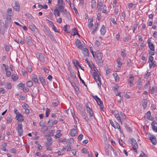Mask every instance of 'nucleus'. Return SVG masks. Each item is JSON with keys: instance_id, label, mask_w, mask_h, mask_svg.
I'll use <instances>...</instances> for the list:
<instances>
[{"instance_id": "f257e3e1", "label": "nucleus", "mask_w": 157, "mask_h": 157, "mask_svg": "<svg viewBox=\"0 0 157 157\" xmlns=\"http://www.w3.org/2000/svg\"><path fill=\"white\" fill-rule=\"evenodd\" d=\"M95 53L96 55V60L97 62L98 65L101 66L103 65V61L101 56V53L99 51H97Z\"/></svg>"}, {"instance_id": "f03ea898", "label": "nucleus", "mask_w": 157, "mask_h": 157, "mask_svg": "<svg viewBox=\"0 0 157 157\" xmlns=\"http://www.w3.org/2000/svg\"><path fill=\"white\" fill-rule=\"evenodd\" d=\"M18 133V135L21 136L23 135V130L22 123H19L17 124V127L16 129Z\"/></svg>"}, {"instance_id": "7ed1b4c3", "label": "nucleus", "mask_w": 157, "mask_h": 157, "mask_svg": "<svg viewBox=\"0 0 157 157\" xmlns=\"http://www.w3.org/2000/svg\"><path fill=\"white\" fill-rule=\"evenodd\" d=\"M99 74H100L99 72L97 73L96 72H94L92 76L94 78V79L95 81L97 82V81H98L99 82V83L100 84H101V79L99 76Z\"/></svg>"}, {"instance_id": "20e7f679", "label": "nucleus", "mask_w": 157, "mask_h": 157, "mask_svg": "<svg viewBox=\"0 0 157 157\" xmlns=\"http://www.w3.org/2000/svg\"><path fill=\"white\" fill-rule=\"evenodd\" d=\"M148 137L153 145H155L157 143L156 137L153 135H149Z\"/></svg>"}, {"instance_id": "39448f33", "label": "nucleus", "mask_w": 157, "mask_h": 157, "mask_svg": "<svg viewBox=\"0 0 157 157\" xmlns=\"http://www.w3.org/2000/svg\"><path fill=\"white\" fill-rule=\"evenodd\" d=\"M75 43L77 47L80 49L82 50L83 48L82 45L81 44V42L78 39H77L75 41Z\"/></svg>"}, {"instance_id": "423d86ee", "label": "nucleus", "mask_w": 157, "mask_h": 157, "mask_svg": "<svg viewBox=\"0 0 157 157\" xmlns=\"http://www.w3.org/2000/svg\"><path fill=\"white\" fill-rule=\"evenodd\" d=\"M57 122L58 121L57 120L53 121L52 119H50L48 121V125L49 127H51L54 124H56Z\"/></svg>"}, {"instance_id": "0eeeda50", "label": "nucleus", "mask_w": 157, "mask_h": 157, "mask_svg": "<svg viewBox=\"0 0 157 157\" xmlns=\"http://www.w3.org/2000/svg\"><path fill=\"white\" fill-rule=\"evenodd\" d=\"M147 43L148 44V47L152 51H155V47L153 44L151 42V40L149 39L147 40Z\"/></svg>"}, {"instance_id": "6e6552de", "label": "nucleus", "mask_w": 157, "mask_h": 157, "mask_svg": "<svg viewBox=\"0 0 157 157\" xmlns=\"http://www.w3.org/2000/svg\"><path fill=\"white\" fill-rule=\"evenodd\" d=\"M151 124L153 130L155 132H157V123L154 121L151 123Z\"/></svg>"}, {"instance_id": "1a4fd4ad", "label": "nucleus", "mask_w": 157, "mask_h": 157, "mask_svg": "<svg viewBox=\"0 0 157 157\" xmlns=\"http://www.w3.org/2000/svg\"><path fill=\"white\" fill-rule=\"evenodd\" d=\"M16 118L19 122H21L24 119L23 116L20 113L17 114Z\"/></svg>"}, {"instance_id": "9d476101", "label": "nucleus", "mask_w": 157, "mask_h": 157, "mask_svg": "<svg viewBox=\"0 0 157 157\" xmlns=\"http://www.w3.org/2000/svg\"><path fill=\"white\" fill-rule=\"evenodd\" d=\"M98 104L100 106L101 108L102 111H103L104 106L103 104L102 101L101 100L100 98H98L96 101Z\"/></svg>"}, {"instance_id": "9b49d317", "label": "nucleus", "mask_w": 157, "mask_h": 157, "mask_svg": "<svg viewBox=\"0 0 157 157\" xmlns=\"http://www.w3.org/2000/svg\"><path fill=\"white\" fill-rule=\"evenodd\" d=\"M30 29L35 33L38 32V30L37 29L34 25H30Z\"/></svg>"}, {"instance_id": "f8f14e48", "label": "nucleus", "mask_w": 157, "mask_h": 157, "mask_svg": "<svg viewBox=\"0 0 157 157\" xmlns=\"http://www.w3.org/2000/svg\"><path fill=\"white\" fill-rule=\"evenodd\" d=\"M78 132L76 129H72L70 132V135L72 136H75L77 134Z\"/></svg>"}, {"instance_id": "ddd939ff", "label": "nucleus", "mask_w": 157, "mask_h": 157, "mask_svg": "<svg viewBox=\"0 0 157 157\" xmlns=\"http://www.w3.org/2000/svg\"><path fill=\"white\" fill-rule=\"evenodd\" d=\"M64 6L59 7V11L60 12H61L64 13L65 14H66L68 12H67V10L64 9Z\"/></svg>"}, {"instance_id": "4468645a", "label": "nucleus", "mask_w": 157, "mask_h": 157, "mask_svg": "<svg viewBox=\"0 0 157 157\" xmlns=\"http://www.w3.org/2000/svg\"><path fill=\"white\" fill-rule=\"evenodd\" d=\"M12 10L11 8H8L7 11L6 13L7 15L9 16V18L11 20V16L12 15Z\"/></svg>"}, {"instance_id": "2eb2a0df", "label": "nucleus", "mask_w": 157, "mask_h": 157, "mask_svg": "<svg viewBox=\"0 0 157 157\" xmlns=\"http://www.w3.org/2000/svg\"><path fill=\"white\" fill-rule=\"evenodd\" d=\"M14 9L16 11H19L20 10V6L19 3L16 2L15 3V5L14 7Z\"/></svg>"}, {"instance_id": "dca6fc26", "label": "nucleus", "mask_w": 157, "mask_h": 157, "mask_svg": "<svg viewBox=\"0 0 157 157\" xmlns=\"http://www.w3.org/2000/svg\"><path fill=\"white\" fill-rule=\"evenodd\" d=\"M54 13L56 17H59L60 15V11L57 8L54 10Z\"/></svg>"}, {"instance_id": "f3484780", "label": "nucleus", "mask_w": 157, "mask_h": 157, "mask_svg": "<svg viewBox=\"0 0 157 157\" xmlns=\"http://www.w3.org/2000/svg\"><path fill=\"white\" fill-rule=\"evenodd\" d=\"M39 78L40 82H41V84L43 86H44L45 84V79L44 78V77L42 76H39Z\"/></svg>"}, {"instance_id": "a211bd4d", "label": "nucleus", "mask_w": 157, "mask_h": 157, "mask_svg": "<svg viewBox=\"0 0 157 157\" xmlns=\"http://www.w3.org/2000/svg\"><path fill=\"white\" fill-rule=\"evenodd\" d=\"M48 35L52 41H53L54 42H56L54 37L52 34H51V32L50 31L48 32Z\"/></svg>"}, {"instance_id": "6ab92c4d", "label": "nucleus", "mask_w": 157, "mask_h": 157, "mask_svg": "<svg viewBox=\"0 0 157 157\" xmlns=\"http://www.w3.org/2000/svg\"><path fill=\"white\" fill-rule=\"evenodd\" d=\"M98 10L99 11H101V7L103 6V3L101 1H98L97 3Z\"/></svg>"}, {"instance_id": "aec40b11", "label": "nucleus", "mask_w": 157, "mask_h": 157, "mask_svg": "<svg viewBox=\"0 0 157 157\" xmlns=\"http://www.w3.org/2000/svg\"><path fill=\"white\" fill-rule=\"evenodd\" d=\"M100 31L101 33V34L102 35H103L105 34V33L106 32V29L105 26L104 25H102V26Z\"/></svg>"}, {"instance_id": "412c9836", "label": "nucleus", "mask_w": 157, "mask_h": 157, "mask_svg": "<svg viewBox=\"0 0 157 157\" xmlns=\"http://www.w3.org/2000/svg\"><path fill=\"white\" fill-rule=\"evenodd\" d=\"M71 35L72 36H74L76 35L80 36L79 34L78 33L77 29L75 28H74L73 29V31L71 32Z\"/></svg>"}, {"instance_id": "4be33fe9", "label": "nucleus", "mask_w": 157, "mask_h": 157, "mask_svg": "<svg viewBox=\"0 0 157 157\" xmlns=\"http://www.w3.org/2000/svg\"><path fill=\"white\" fill-rule=\"evenodd\" d=\"M41 127L42 128L41 129V131L43 132H44L48 130V127L45 124L43 125Z\"/></svg>"}, {"instance_id": "5701e85b", "label": "nucleus", "mask_w": 157, "mask_h": 157, "mask_svg": "<svg viewBox=\"0 0 157 157\" xmlns=\"http://www.w3.org/2000/svg\"><path fill=\"white\" fill-rule=\"evenodd\" d=\"M83 53L84 56L88 57L89 56L88 51L86 48H83Z\"/></svg>"}, {"instance_id": "b1692460", "label": "nucleus", "mask_w": 157, "mask_h": 157, "mask_svg": "<svg viewBox=\"0 0 157 157\" xmlns=\"http://www.w3.org/2000/svg\"><path fill=\"white\" fill-rule=\"evenodd\" d=\"M130 140L132 141V147H134L136 145L138 146L137 142L135 139L132 138L130 139Z\"/></svg>"}, {"instance_id": "393cba45", "label": "nucleus", "mask_w": 157, "mask_h": 157, "mask_svg": "<svg viewBox=\"0 0 157 157\" xmlns=\"http://www.w3.org/2000/svg\"><path fill=\"white\" fill-rule=\"evenodd\" d=\"M156 62L155 61H153L152 62H151L149 63V67L151 68L152 67H155L156 66Z\"/></svg>"}, {"instance_id": "a878e982", "label": "nucleus", "mask_w": 157, "mask_h": 157, "mask_svg": "<svg viewBox=\"0 0 157 157\" xmlns=\"http://www.w3.org/2000/svg\"><path fill=\"white\" fill-rule=\"evenodd\" d=\"M39 58L40 61L43 62H44L45 59L44 55L42 54H40L39 55Z\"/></svg>"}, {"instance_id": "bb28decb", "label": "nucleus", "mask_w": 157, "mask_h": 157, "mask_svg": "<svg viewBox=\"0 0 157 157\" xmlns=\"http://www.w3.org/2000/svg\"><path fill=\"white\" fill-rule=\"evenodd\" d=\"M147 100L146 99H143L142 101V106L144 109L147 107Z\"/></svg>"}, {"instance_id": "cd10ccee", "label": "nucleus", "mask_w": 157, "mask_h": 157, "mask_svg": "<svg viewBox=\"0 0 157 157\" xmlns=\"http://www.w3.org/2000/svg\"><path fill=\"white\" fill-rule=\"evenodd\" d=\"M61 130H58L57 131V134H56L55 136V137L56 138H58L60 137L61 136H62V134L60 133L61 132Z\"/></svg>"}, {"instance_id": "c85d7f7f", "label": "nucleus", "mask_w": 157, "mask_h": 157, "mask_svg": "<svg viewBox=\"0 0 157 157\" xmlns=\"http://www.w3.org/2000/svg\"><path fill=\"white\" fill-rule=\"evenodd\" d=\"M58 7L65 6L63 0H58Z\"/></svg>"}, {"instance_id": "c756f323", "label": "nucleus", "mask_w": 157, "mask_h": 157, "mask_svg": "<svg viewBox=\"0 0 157 157\" xmlns=\"http://www.w3.org/2000/svg\"><path fill=\"white\" fill-rule=\"evenodd\" d=\"M114 115L115 117L117 118V119L118 121H120L122 123V122L121 121V117L119 114L117 112L114 113Z\"/></svg>"}, {"instance_id": "7c9ffc66", "label": "nucleus", "mask_w": 157, "mask_h": 157, "mask_svg": "<svg viewBox=\"0 0 157 157\" xmlns=\"http://www.w3.org/2000/svg\"><path fill=\"white\" fill-rule=\"evenodd\" d=\"M142 83V82L141 81V78H140L138 80L137 82V86L139 88H141V84Z\"/></svg>"}, {"instance_id": "2f4dec72", "label": "nucleus", "mask_w": 157, "mask_h": 157, "mask_svg": "<svg viewBox=\"0 0 157 157\" xmlns=\"http://www.w3.org/2000/svg\"><path fill=\"white\" fill-rule=\"evenodd\" d=\"M87 112L89 114L90 117H91L93 116V112L92 109L89 108L88 109H87Z\"/></svg>"}, {"instance_id": "473e14b6", "label": "nucleus", "mask_w": 157, "mask_h": 157, "mask_svg": "<svg viewBox=\"0 0 157 157\" xmlns=\"http://www.w3.org/2000/svg\"><path fill=\"white\" fill-rule=\"evenodd\" d=\"M82 116L86 121H87V122H88V117L87 116L85 113L83 112L82 113Z\"/></svg>"}, {"instance_id": "72a5a7b5", "label": "nucleus", "mask_w": 157, "mask_h": 157, "mask_svg": "<svg viewBox=\"0 0 157 157\" xmlns=\"http://www.w3.org/2000/svg\"><path fill=\"white\" fill-rule=\"evenodd\" d=\"M151 115V113L150 111H148L146 114L145 116L148 119H150V116Z\"/></svg>"}, {"instance_id": "f704fd0d", "label": "nucleus", "mask_w": 157, "mask_h": 157, "mask_svg": "<svg viewBox=\"0 0 157 157\" xmlns=\"http://www.w3.org/2000/svg\"><path fill=\"white\" fill-rule=\"evenodd\" d=\"M96 2L95 0H93L92 1L91 7L93 9H94L96 7Z\"/></svg>"}, {"instance_id": "c9c22d12", "label": "nucleus", "mask_w": 157, "mask_h": 157, "mask_svg": "<svg viewBox=\"0 0 157 157\" xmlns=\"http://www.w3.org/2000/svg\"><path fill=\"white\" fill-rule=\"evenodd\" d=\"M114 128H117L119 129V131L120 132H121V128H120V125L118 124V123L116 122H115V127Z\"/></svg>"}, {"instance_id": "e433bc0d", "label": "nucleus", "mask_w": 157, "mask_h": 157, "mask_svg": "<svg viewBox=\"0 0 157 157\" xmlns=\"http://www.w3.org/2000/svg\"><path fill=\"white\" fill-rule=\"evenodd\" d=\"M11 78L13 80L15 81H17L18 79V76L15 74L11 76Z\"/></svg>"}, {"instance_id": "4c0bfd02", "label": "nucleus", "mask_w": 157, "mask_h": 157, "mask_svg": "<svg viewBox=\"0 0 157 157\" xmlns=\"http://www.w3.org/2000/svg\"><path fill=\"white\" fill-rule=\"evenodd\" d=\"M86 61V62L88 64L89 66L90 67H92V66L93 65L94 66V65L93 64V63L92 62H89L88 60V59L87 58L85 60Z\"/></svg>"}, {"instance_id": "58836bf2", "label": "nucleus", "mask_w": 157, "mask_h": 157, "mask_svg": "<svg viewBox=\"0 0 157 157\" xmlns=\"http://www.w3.org/2000/svg\"><path fill=\"white\" fill-rule=\"evenodd\" d=\"M93 21V19H91L89 23L88 24V26L90 29H91V28L93 26V24L92 23Z\"/></svg>"}, {"instance_id": "ea45409f", "label": "nucleus", "mask_w": 157, "mask_h": 157, "mask_svg": "<svg viewBox=\"0 0 157 157\" xmlns=\"http://www.w3.org/2000/svg\"><path fill=\"white\" fill-rule=\"evenodd\" d=\"M17 86L19 87V89L22 90H23L25 87L24 85L22 83H20Z\"/></svg>"}, {"instance_id": "a19ab883", "label": "nucleus", "mask_w": 157, "mask_h": 157, "mask_svg": "<svg viewBox=\"0 0 157 157\" xmlns=\"http://www.w3.org/2000/svg\"><path fill=\"white\" fill-rule=\"evenodd\" d=\"M73 63L74 66H75L76 68H77V65L79 64L78 61L75 59L73 61Z\"/></svg>"}, {"instance_id": "79ce46f5", "label": "nucleus", "mask_w": 157, "mask_h": 157, "mask_svg": "<svg viewBox=\"0 0 157 157\" xmlns=\"http://www.w3.org/2000/svg\"><path fill=\"white\" fill-rule=\"evenodd\" d=\"M6 88L9 89H11L12 86L11 84L9 82H7L6 83Z\"/></svg>"}, {"instance_id": "37998d69", "label": "nucleus", "mask_w": 157, "mask_h": 157, "mask_svg": "<svg viewBox=\"0 0 157 157\" xmlns=\"http://www.w3.org/2000/svg\"><path fill=\"white\" fill-rule=\"evenodd\" d=\"M50 110L49 109L47 108L46 111V117H48L49 114Z\"/></svg>"}, {"instance_id": "c03bdc74", "label": "nucleus", "mask_w": 157, "mask_h": 157, "mask_svg": "<svg viewBox=\"0 0 157 157\" xmlns=\"http://www.w3.org/2000/svg\"><path fill=\"white\" fill-rule=\"evenodd\" d=\"M10 152L11 153H13V154H15L16 153V152H17L16 150L14 148H11L10 150Z\"/></svg>"}, {"instance_id": "a18cd8bd", "label": "nucleus", "mask_w": 157, "mask_h": 157, "mask_svg": "<svg viewBox=\"0 0 157 157\" xmlns=\"http://www.w3.org/2000/svg\"><path fill=\"white\" fill-rule=\"evenodd\" d=\"M125 127L127 129V130H128V131H130L131 132L132 131V128L130 127H129L128 125H127V124H126L125 125Z\"/></svg>"}, {"instance_id": "49530a36", "label": "nucleus", "mask_w": 157, "mask_h": 157, "mask_svg": "<svg viewBox=\"0 0 157 157\" xmlns=\"http://www.w3.org/2000/svg\"><path fill=\"white\" fill-rule=\"evenodd\" d=\"M53 24V27L52 29L53 30L56 32H58L60 33L59 31H58L56 27V26L53 24Z\"/></svg>"}, {"instance_id": "de8ad7c7", "label": "nucleus", "mask_w": 157, "mask_h": 157, "mask_svg": "<svg viewBox=\"0 0 157 157\" xmlns=\"http://www.w3.org/2000/svg\"><path fill=\"white\" fill-rule=\"evenodd\" d=\"M113 75L115 78V80H117V79H118V78H119V77L118 76V75L116 73L113 74Z\"/></svg>"}, {"instance_id": "09e8293b", "label": "nucleus", "mask_w": 157, "mask_h": 157, "mask_svg": "<svg viewBox=\"0 0 157 157\" xmlns=\"http://www.w3.org/2000/svg\"><path fill=\"white\" fill-rule=\"evenodd\" d=\"M23 107L24 109H28L29 107V106L28 105L26 104H24L23 105Z\"/></svg>"}, {"instance_id": "8fccbe9b", "label": "nucleus", "mask_w": 157, "mask_h": 157, "mask_svg": "<svg viewBox=\"0 0 157 157\" xmlns=\"http://www.w3.org/2000/svg\"><path fill=\"white\" fill-rule=\"evenodd\" d=\"M6 75L7 77H10L11 75V72L10 71H6Z\"/></svg>"}, {"instance_id": "3c124183", "label": "nucleus", "mask_w": 157, "mask_h": 157, "mask_svg": "<svg viewBox=\"0 0 157 157\" xmlns=\"http://www.w3.org/2000/svg\"><path fill=\"white\" fill-rule=\"evenodd\" d=\"M137 24H135L133 27V33H135V31L136 29L137 28Z\"/></svg>"}, {"instance_id": "603ef678", "label": "nucleus", "mask_w": 157, "mask_h": 157, "mask_svg": "<svg viewBox=\"0 0 157 157\" xmlns=\"http://www.w3.org/2000/svg\"><path fill=\"white\" fill-rule=\"evenodd\" d=\"M138 148V146H136L134 147H132V148L134 151V152L137 153L136 149Z\"/></svg>"}, {"instance_id": "864d4df0", "label": "nucleus", "mask_w": 157, "mask_h": 157, "mask_svg": "<svg viewBox=\"0 0 157 157\" xmlns=\"http://www.w3.org/2000/svg\"><path fill=\"white\" fill-rule=\"evenodd\" d=\"M32 80L35 83H38V80L37 78L36 77L34 78H32Z\"/></svg>"}, {"instance_id": "5fc2aeb1", "label": "nucleus", "mask_w": 157, "mask_h": 157, "mask_svg": "<svg viewBox=\"0 0 157 157\" xmlns=\"http://www.w3.org/2000/svg\"><path fill=\"white\" fill-rule=\"evenodd\" d=\"M83 135L82 134H80L78 137V140L79 141L81 140L83 138Z\"/></svg>"}, {"instance_id": "6e6d98bb", "label": "nucleus", "mask_w": 157, "mask_h": 157, "mask_svg": "<svg viewBox=\"0 0 157 157\" xmlns=\"http://www.w3.org/2000/svg\"><path fill=\"white\" fill-rule=\"evenodd\" d=\"M71 152L74 155H75L76 154V151L75 149H72L71 150Z\"/></svg>"}, {"instance_id": "4d7b16f0", "label": "nucleus", "mask_w": 157, "mask_h": 157, "mask_svg": "<svg viewBox=\"0 0 157 157\" xmlns=\"http://www.w3.org/2000/svg\"><path fill=\"white\" fill-rule=\"evenodd\" d=\"M134 80V77L133 75H132L130 77L128 81H133Z\"/></svg>"}, {"instance_id": "13d9d810", "label": "nucleus", "mask_w": 157, "mask_h": 157, "mask_svg": "<svg viewBox=\"0 0 157 157\" xmlns=\"http://www.w3.org/2000/svg\"><path fill=\"white\" fill-rule=\"evenodd\" d=\"M153 61V57L152 56H150L149 59V63Z\"/></svg>"}, {"instance_id": "bf43d9fd", "label": "nucleus", "mask_w": 157, "mask_h": 157, "mask_svg": "<svg viewBox=\"0 0 157 157\" xmlns=\"http://www.w3.org/2000/svg\"><path fill=\"white\" fill-rule=\"evenodd\" d=\"M78 77H79V79L82 82L83 84H84L85 86H87L85 84V82H84V81L82 79L81 77H80V75H79V76H78Z\"/></svg>"}, {"instance_id": "052dcab7", "label": "nucleus", "mask_w": 157, "mask_h": 157, "mask_svg": "<svg viewBox=\"0 0 157 157\" xmlns=\"http://www.w3.org/2000/svg\"><path fill=\"white\" fill-rule=\"evenodd\" d=\"M117 61L118 64L117 66L119 67H120L121 66L122 63L120 60H119L118 59L117 60Z\"/></svg>"}, {"instance_id": "680f3d73", "label": "nucleus", "mask_w": 157, "mask_h": 157, "mask_svg": "<svg viewBox=\"0 0 157 157\" xmlns=\"http://www.w3.org/2000/svg\"><path fill=\"white\" fill-rule=\"evenodd\" d=\"M64 30L65 32H66L67 33H69V30H68L67 29V25H66L64 26Z\"/></svg>"}, {"instance_id": "e2e57ef3", "label": "nucleus", "mask_w": 157, "mask_h": 157, "mask_svg": "<svg viewBox=\"0 0 157 157\" xmlns=\"http://www.w3.org/2000/svg\"><path fill=\"white\" fill-rule=\"evenodd\" d=\"M0 92L1 94H3L5 92V90L3 88H1L0 89Z\"/></svg>"}, {"instance_id": "0e129e2a", "label": "nucleus", "mask_w": 157, "mask_h": 157, "mask_svg": "<svg viewBox=\"0 0 157 157\" xmlns=\"http://www.w3.org/2000/svg\"><path fill=\"white\" fill-rule=\"evenodd\" d=\"M67 151H71V147L70 145H67Z\"/></svg>"}, {"instance_id": "69168bd1", "label": "nucleus", "mask_w": 157, "mask_h": 157, "mask_svg": "<svg viewBox=\"0 0 157 157\" xmlns=\"http://www.w3.org/2000/svg\"><path fill=\"white\" fill-rule=\"evenodd\" d=\"M98 20H100L101 18V14L100 13H98L97 14Z\"/></svg>"}, {"instance_id": "338daca9", "label": "nucleus", "mask_w": 157, "mask_h": 157, "mask_svg": "<svg viewBox=\"0 0 157 157\" xmlns=\"http://www.w3.org/2000/svg\"><path fill=\"white\" fill-rule=\"evenodd\" d=\"M92 96L96 101H97V99L99 98L97 95L94 96L93 95H92Z\"/></svg>"}, {"instance_id": "774afa93", "label": "nucleus", "mask_w": 157, "mask_h": 157, "mask_svg": "<svg viewBox=\"0 0 157 157\" xmlns=\"http://www.w3.org/2000/svg\"><path fill=\"white\" fill-rule=\"evenodd\" d=\"M153 36L155 38H157V32H154L153 34Z\"/></svg>"}]
</instances>
